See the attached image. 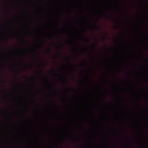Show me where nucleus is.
<instances>
[{
  "instance_id": "obj_1",
  "label": "nucleus",
  "mask_w": 148,
  "mask_h": 148,
  "mask_svg": "<svg viewBox=\"0 0 148 148\" xmlns=\"http://www.w3.org/2000/svg\"><path fill=\"white\" fill-rule=\"evenodd\" d=\"M145 23L144 27L146 32L145 34V43L146 44L145 49L147 51H148V34L147 32L148 30V25L146 23Z\"/></svg>"
},
{
  "instance_id": "obj_2",
  "label": "nucleus",
  "mask_w": 148,
  "mask_h": 148,
  "mask_svg": "<svg viewBox=\"0 0 148 148\" xmlns=\"http://www.w3.org/2000/svg\"><path fill=\"white\" fill-rule=\"evenodd\" d=\"M145 16H146V19L145 20H148V9L147 8V7H146L145 9Z\"/></svg>"
},
{
  "instance_id": "obj_3",
  "label": "nucleus",
  "mask_w": 148,
  "mask_h": 148,
  "mask_svg": "<svg viewBox=\"0 0 148 148\" xmlns=\"http://www.w3.org/2000/svg\"><path fill=\"white\" fill-rule=\"evenodd\" d=\"M84 40L87 43H88L90 41V39L86 38H84Z\"/></svg>"
},
{
  "instance_id": "obj_4",
  "label": "nucleus",
  "mask_w": 148,
  "mask_h": 148,
  "mask_svg": "<svg viewBox=\"0 0 148 148\" xmlns=\"http://www.w3.org/2000/svg\"><path fill=\"white\" fill-rule=\"evenodd\" d=\"M130 53L129 55H128V56H127L125 57V58H128L131 57H132V53L131 52Z\"/></svg>"
},
{
  "instance_id": "obj_5",
  "label": "nucleus",
  "mask_w": 148,
  "mask_h": 148,
  "mask_svg": "<svg viewBox=\"0 0 148 148\" xmlns=\"http://www.w3.org/2000/svg\"><path fill=\"white\" fill-rule=\"evenodd\" d=\"M51 49L50 48L48 49L47 50H45V51L47 53H48L50 51Z\"/></svg>"
},
{
  "instance_id": "obj_6",
  "label": "nucleus",
  "mask_w": 148,
  "mask_h": 148,
  "mask_svg": "<svg viewBox=\"0 0 148 148\" xmlns=\"http://www.w3.org/2000/svg\"><path fill=\"white\" fill-rule=\"evenodd\" d=\"M64 82V83L66 84L67 82V80L66 78H63Z\"/></svg>"
},
{
  "instance_id": "obj_7",
  "label": "nucleus",
  "mask_w": 148,
  "mask_h": 148,
  "mask_svg": "<svg viewBox=\"0 0 148 148\" xmlns=\"http://www.w3.org/2000/svg\"><path fill=\"white\" fill-rule=\"evenodd\" d=\"M94 38L96 41H97V42H98V40L94 36Z\"/></svg>"
},
{
  "instance_id": "obj_8",
  "label": "nucleus",
  "mask_w": 148,
  "mask_h": 148,
  "mask_svg": "<svg viewBox=\"0 0 148 148\" xmlns=\"http://www.w3.org/2000/svg\"><path fill=\"white\" fill-rule=\"evenodd\" d=\"M95 26L96 27H97V28H99V26H98V25H96V24H95Z\"/></svg>"
},
{
  "instance_id": "obj_9",
  "label": "nucleus",
  "mask_w": 148,
  "mask_h": 148,
  "mask_svg": "<svg viewBox=\"0 0 148 148\" xmlns=\"http://www.w3.org/2000/svg\"><path fill=\"white\" fill-rule=\"evenodd\" d=\"M145 100L146 101H148V97H146Z\"/></svg>"
},
{
  "instance_id": "obj_10",
  "label": "nucleus",
  "mask_w": 148,
  "mask_h": 148,
  "mask_svg": "<svg viewBox=\"0 0 148 148\" xmlns=\"http://www.w3.org/2000/svg\"><path fill=\"white\" fill-rule=\"evenodd\" d=\"M94 45V46L95 48H96V47L97 46H96V44H94V45Z\"/></svg>"
},
{
  "instance_id": "obj_11",
  "label": "nucleus",
  "mask_w": 148,
  "mask_h": 148,
  "mask_svg": "<svg viewBox=\"0 0 148 148\" xmlns=\"http://www.w3.org/2000/svg\"><path fill=\"white\" fill-rule=\"evenodd\" d=\"M105 39V37L104 36L102 40H104Z\"/></svg>"
},
{
  "instance_id": "obj_12",
  "label": "nucleus",
  "mask_w": 148,
  "mask_h": 148,
  "mask_svg": "<svg viewBox=\"0 0 148 148\" xmlns=\"http://www.w3.org/2000/svg\"><path fill=\"white\" fill-rule=\"evenodd\" d=\"M35 76H33L32 77H31V78H35Z\"/></svg>"
},
{
  "instance_id": "obj_13",
  "label": "nucleus",
  "mask_w": 148,
  "mask_h": 148,
  "mask_svg": "<svg viewBox=\"0 0 148 148\" xmlns=\"http://www.w3.org/2000/svg\"><path fill=\"white\" fill-rule=\"evenodd\" d=\"M146 60H148V57H146Z\"/></svg>"
},
{
  "instance_id": "obj_14",
  "label": "nucleus",
  "mask_w": 148,
  "mask_h": 148,
  "mask_svg": "<svg viewBox=\"0 0 148 148\" xmlns=\"http://www.w3.org/2000/svg\"><path fill=\"white\" fill-rule=\"evenodd\" d=\"M52 71V72H54V71H53V70H52V71Z\"/></svg>"
},
{
  "instance_id": "obj_15",
  "label": "nucleus",
  "mask_w": 148,
  "mask_h": 148,
  "mask_svg": "<svg viewBox=\"0 0 148 148\" xmlns=\"http://www.w3.org/2000/svg\"><path fill=\"white\" fill-rule=\"evenodd\" d=\"M146 145H147V146H148V144L147 143Z\"/></svg>"
},
{
  "instance_id": "obj_16",
  "label": "nucleus",
  "mask_w": 148,
  "mask_h": 148,
  "mask_svg": "<svg viewBox=\"0 0 148 148\" xmlns=\"http://www.w3.org/2000/svg\"><path fill=\"white\" fill-rule=\"evenodd\" d=\"M11 66L12 67H13L14 66L13 65H11Z\"/></svg>"
},
{
  "instance_id": "obj_17",
  "label": "nucleus",
  "mask_w": 148,
  "mask_h": 148,
  "mask_svg": "<svg viewBox=\"0 0 148 148\" xmlns=\"http://www.w3.org/2000/svg\"><path fill=\"white\" fill-rule=\"evenodd\" d=\"M145 69H148V68H147V67H146V68H145Z\"/></svg>"
},
{
  "instance_id": "obj_18",
  "label": "nucleus",
  "mask_w": 148,
  "mask_h": 148,
  "mask_svg": "<svg viewBox=\"0 0 148 148\" xmlns=\"http://www.w3.org/2000/svg\"><path fill=\"white\" fill-rule=\"evenodd\" d=\"M146 119L147 120H148V118H146Z\"/></svg>"
},
{
  "instance_id": "obj_19",
  "label": "nucleus",
  "mask_w": 148,
  "mask_h": 148,
  "mask_svg": "<svg viewBox=\"0 0 148 148\" xmlns=\"http://www.w3.org/2000/svg\"><path fill=\"white\" fill-rule=\"evenodd\" d=\"M105 15L106 16V13H105Z\"/></svg>"
},
{
  "instance_id": "obj_20",
  "label": "nucleus",
  "mask_w": 148,
  "mask_h": 148,
  "mask_svg": "<svg viewBox=\"0 0 148 148\" xmlns=\"http://www.w3.org/2000/svg\"><path fill=\"white\" fill-rule=\"evenodd\" d=\"M126 139H127V140H128V138H126Z\"/></svg>"
},
{
  "instance_id": "obj_21",
  "label": "nucleus",
  "mask_w": 148,
  "mask_h": 148,
  "mask_svg": "<svg viewBox=\"0 0 148 148\" xmlns=\"http://www.w3.org/2000/svg\"><path fill=\"white\" fill-rule=\"evenodd\" d=\"M31 67H32L33 66L32 65H31Z\"/></svg>"
},
{
  "instance_id": "obj_22",
  "label": "nucleus",
  "mask_w": 148,
  "mask_h": 148,
  "mask_svg": "<svg viewBox=\"0 0 148 148\" xmlns=\"http://www.w3.org/2000/svg\"><path fill=\"white\" fill-rule=\"evenodd\" d=\"M146 128H147V129H148V127H146Z\"/></svg>"
},
{
  "instance_id": "obj_23",
  "label": "nucleus",
  "mask_w": 148,
  "mask_h": 148,
  "mask_svg": "<svg viewBox=\"0 0 148 148\" xmlns=\"http://www.w3.org/2000/svg\"><path fill=\"white\" fill-rule=\"evenodd\" d=\"M22 63H23V61H22Z\"/></svg>"
},
{
  "instance_id": "obj_24",
  "label": "nucleus",
  "mask_w": 148,
  "mask_h": 148,
  "mask_svg": "<svg viewBox=\"0 0 148 148\" xmlns=\"http://www.w3.org/2000/svg\"><path fill=\"white\" fill-rule=\"evenodd\" d=\"M126 65H128V64H126Z\"/></svg>"
}]
</instances>
